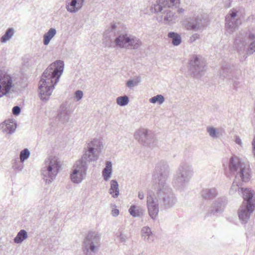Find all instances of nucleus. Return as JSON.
Masks as SVG:
<instances>
[{"instance_id":"16","label":"nucleus","mask_w":255,"mask_h":255,"mask_svg":"<svg viewBox=\"0 0 255 255\" xmlns=\"http://www.w3.org/2000/svg\"><path fill=\"white\" fill-rule=\"evenodd\" d=\"M255 35L251 32H242L236 37L234 41V48L239 53H242L244 51L245 46L247 44V39L253 40Z\"/></svg>"},{"instance_id":"10","label":"nucleus","mask_w":255,"mask_h":255,"mask_svg":"<svg viewBox=\"0 0 255 255\" xmlns=\"http://www.w3.org/2000/svg\"><path fill=\"white\" fill-rule=\"evenodd\" d=\"M170 170L168 163L164 160H160L155 165L153 177V185L168 184L166 182L169 174Z\"/></svg>"},{"instance_id":"27","label":"nucleus","mask_w":255,"mask_h":255,"mask_svg":"<svg viewBox=\"0 0 255 255\" xmlns=\"http://www.w3.org/2000/svg\"><path fill=\"white\" fill-rule=\"evenodd\" d=\"M109 193L114 198H117L119 195V184L116 180H112L110 182Z\"/></svg>"},{"instance_id":"48","label":"nucleus","mask_w":255,"mask_h":255,"mask_svg":"<svg viewBox=\"0 0 255 255\" xmlns=\"http://www.w3.org/2000/svg\"><path fill=\"white\" fill-rule=\"evenodd\" d=\"M235 142L236 143L239 144L240 145H242V140L239 136H236Z\"/></svg>"},{"instance_id":"20","label":"nucleus","mask_w":255,"mask_h":255,"mask_svg":"<svg viewBox=\"0 0 255 255\" xmlns=\"http://www.w3.org/2000/svg\"><path fill=\"white\" fill-rule=\"evenodd\" d=\"M85 0H66L65 7L70 13H76L83 7Z\"/></svg>"},{"instance_id":"14","label":"nucleus","mask_w":255,"mask_h":255,"mask_svg":"<svg viewBox=\"0 0 255 255\" xmlns=\"http://www.w3.org/2000/svg\"><path fill=\"white\" fill-rule=\"evenodd\" d=\"M14 86L12 76L0 70V98L9 93Z\"/></svg>"},{"instance_id":"25","label":"nucleus","mask_w":255,"mask_h":255,"mask_svg":"<svg viewBox=\"0 0 255 255\" xmlns=\"http://www.w3.org/2000/svg\"><path fill=\"white\" fill-rule=\"evenodd\" d=\"M231 73L230 66L227 63L223 65L219 71V74L221 77L227 78L229 80L231 79Z\"/></svg>"},{"instance_id":"8","label":"nucleus","mask_w":255,"mask_h":255,"mask_svg":"<svg viewBox=\"0 0 255 255\" xmlns=\"http://www.w3.org/2000/svg\"><path fill=\"white\" fill-rule=\"evenodd\" d=\"M101 247V236L94 232H89L85 238L82 246L85 255H93Z\"/></svg>"},{"instance_id":"32","label":"nucleus","mask_w":255,"mask_h":255,"mask_svg":"<svg viewBox=\"0 0 255 255\" xmlns=\"http://www.w3.org/2000/svg\"><path fill=\"white\" fill-rule=\"evenodd\" d=\"M28 237L27 232L24 230H21L18 232L16 236L14 238V242L16 244H21Z\"/></svg>"},{"instance_id":"13","label":"nucleus","mask_w":255,"mask_h":255,"mask_svg":"<svg viewBox=\"0 0 255 255\" xmlns=\"http://www.w3.org/2000/svg\"><path fill=\"white\" fill-rule=\"evenodd\" d=\"M239 10L236 9L230 10L229 13L226 16L225 27L228 32L233 33L241 23Z\"/></svg>"},{"instance_id":"1","label":"nucleus","mask_w":255,"mask_h":255,"mask_svg":"<svg viewBox=\"0 0 255 255\" xmlns=\"http://www.w3.org/2000/svg\"><path fill=\"white\" fill-rule=\"evenodd\" d=\"M146 205L150 217L154 220L159 209H169L177 202V199L168 184L153 185L147 191Z\"/></svg>"},{"instance_id":"40","label":"nucleus","mask_w":255,"mask_h":255,"mask_svg":"<svg viewBox=\"0 0 255 255\" xmlns=\"http://www.w3.org/2000/svg\"><path fill=\"white\" fill-rule=\"evenodd\" d=\"M16 128H2V132L5 134V136L7 138L13 133L15 131Z\"/></svg>"},{"instance_id":"47","label":"nucleus","mask_w":255,"mask_h":255,"mask_svg":"<svg viewBox=\"0 0 255 255\" xmlns=\"http://www.w3.org/2000/svg\"><path fill=\"white\" fill-rule=\"evenodd\" d=\"M138 197L139 199L142 200L144 198V194L143 191H140L138 192Z\"/></svg>"},{"instance_id":"31","label":"nucleus","mask_w":255,"mask_h":255,"mask_svg":"<svg viewBox=\"0 0 255 255\" xmlns=\"http://www.w3.org/2000/svg\"><path fill=\"white\" fill-rule=\"evenodd\" d=\"M130 214L134 217H140L142 216L143 211L139 207L135 205H132L128 209Z\"/></svg>"},{"instance_id":"39","label":"nucleus","mask_w":255,"mask_h":255,"mask_svg":"<svg viewBox=\"0 0 255 255\" xmlns=\"http://www.w3.org/2000/svg\"><path fill=\"white\" fill-rule=\"evenodd\" d=\"M207 132L209 135L213 138H218L220 134L216 130V128H207Z\"/></svg>"},{"instance_id":"42","label":"nucleus","mask_w":255,"mask_h":255,"mask_svg":"<svg viewBox=\"0 0 255 255\" xmlns=\"http://www.w3.org/2000/svg\"><path fill=\"white\" fill-rule=\"evenodd\" d=\"M117 237L120 238V242L122 243H125L128 239L127 235L123 232H121Z\"/></svg>"},{"instance_id":"15","label":"nucleus","mask_w":255,"mask_h":255,"mask_svg":"<svg viewBox=\"0 0 255 255\" xmlns=\"http://www.w3.org/2000/svg\"><path fill=\"white\" fill-rule=\"evenodd\" d=\"M191 70L193 76L197 78L201 77L204 74L206 70L205 62L196 55L190 61Z\"/></svg>"},{"instance_id":"36","label":"nucleus","mask_w":255,"mask_h":255,"mask_svg":"<svg viewBox=\"0 0 255 255\" xmlns=\"http://www.w3.org/2000/svg\"><path fill=\"white\" fill-rule=\"evenodd\" d=\"M30 155V153L28 149L24 148L20 152V160H21V161L22 162H24V161L29 157Z\"/></svg>"},{"instance_id":"26","label":"nucleus","mask_w":255,"mask_h":255,"mask_svg":"<svg viewBox=\"0 0 255 255\" xmlns=\"http://www.w3.org/2000/svg\"><path fill=\"white\" fill-rule=\"evenodd\" d=\"M112 173V164L111 161L106 162V166L102 172L103 176L105 181H108L111 177Z\"/></svg>"},{"instance_id":"11","label":"nucleus","mask_w":255,"mask_h":255,"mask_svg":"<svg viewBox=\"0 0 255 255\" xmlns=\"http://www.w3.org/2000/svg\"><path fill=\"white\" fill-rule=\"evenodd\" d=\"M134 136L139 143L143 145L153 147L157 145L154 133L147 128H138L134 132Z\"/></svg>"},{"instance_id":"17","label":"nucleus","mask_w":255,"mask_h":255,"mask_svg":"<svg viewBox=\"0 0 255 255\" xmlns=\"http://www.w3.org/2000/svg\"><path fill=\"white\" fill-rule=\"evenodd\" d=\"M71 111L69 106L62 104L57 112V116L55 118V126H63L67 123L70 119Z\"/></svg>"},{"instance_id":"51","label":"nucleus","mask_w":255,"mask_h":255,"mask_svg":"<svg viewBox=\"0 0 255 255\" xmlns=\"http://www.w3.org/2000/svg\"><path fill=\"white\" fill-rule=\"evenodd\" d=\"M178 11L179 13H181V12H183L184 9L182 8H180V9H178Z\"/></svg>"},{"instance_id":"37","label":"nucleus","mask_w":255,"mask_h":255,"mask_svg":"<svg viewBox=\"0 0 255 255\" xmlns=\"http://www.w3.org/2000/svg\"><path fill=\"white\" fill-rule=\"evenodd\" d=\"M255 38L251 40L250 39H247V44H249V46L247 50V54L249 55L252 54L255 52Z\"/></svg>"},{"instance_id":"33","label":"nucleus","mask_w":255,"mask_h":255,"mask_svg":"<svg viewBox=\"0 0 255 255\" xmlns=\"http://www.w3.org/2000/svg\"><path fill=\"white\" fill-rule=\"evenodd\" d=\"M17 126L16 122L13 119H8L0 124V128H16Z\"/></svg>"},{"instance_id":"49","label":"nucleus","mask_w":255,"mask_h":255,"mask_svg":"<svg viewBox=\"0 0 255 255\" xmlns=\"http://www.w3.org/2000/svg\"><path fill=\"white\" fill-rule=\"evenodd\" d=\"M116 25L115 23H112L110 27L111 30L112 31L115 30V29L116 28Z\"/></svg>"},{"instance_id":"34","label":"nucleus","mask_w":255,"mask_h":255,"mask_svg":"<svg viewBox=\"0 0 255 255\" xmlns=\"http://www.w3.org/2000/svg\"><path fill=\"white\" fill-rule=\"evenodd\" d=\"M117 103L120 106H125L129 103V98L127 96H120L116 99Z\"/></svg>"},{"instance_id":"50","label":"nucleus","mask_w":255,"mask_h":255,"mask_svg":"<svg viewBox=\"0 0 255 255\" xmlns=\"http://www.w3.org/2000/svg\"><path fill=\"white\" fill-rule=\"evenodd\" d=\"M238 84V82L236 81H234L233 83V86L234 88L237 89V85Z\"/></svg>"},{"instance_id":"29","label":"nucleus","mask_w":255,"mask_h":255,"mask_svg":"<svg viewBox=\"0 0 255 255\" xmlns=\"http://www.w3.org/2000/svg\"><path fill=\"white\" fill-rule=\"evenodd\" d=\"M56 33V30L55 28H51L43 35V43L45 45H48L52 38Z\"/></svg>"},{"instance_id":"35","label":"nucleus","mask_w":255,"mask_h":255,"mask_svg":"<svg viewBox=\"0 0 255 255\" xmlns=\"http://www.w3.org/2000/svg\"><path fill=\"white\" fill-rule=\"evenodd\" d=\"M165 101L164 97L161 95H157L149 99V102L152 104L158 103L159 105H161Z\"/></svg>"},{"instance_id":"52","label":"nucleus","mask_w":255,"mask_h":255,"mask_svg":"<svg viewBox=\"0 0 255 255\" xmlns=\"http://www.w3.org/2000/svg\"><path fill=\"white\" fill-rule=\"evenodd\" d=\"M208 128H212V127H209Z\"/></svg>"},{"instance_id":"44","label":"nucleus","mask_w":255,"mask_h":255,"mask_svg":"<svg viewBox=\"0 0 255 255\" xmlns=\"http://www.w3.org/2000/svg\"><path fill=\"white\" fill-rule=\"evenodd\" d=\"M137 82L133 80H129L127 83V85L128 87H132L137 85Z\"/></svg>"},{"instance_id":"45","label":"nucleus","mask_w":255,"mask_h":255,"mask_svg":"<svg viewBox=\"0 0 255 255\" xmlns=\"http://www.w3.org/2000/svg\"><path fill=\"white\" fill-rule=\"evenodd\" d=\"M199 37H200V36H199V35L198 34L195 33V34H193L190 37L189 42L190 43H193V42H194L197 39H198L199 38Z\"/></svg>"},{"instance_id":"19","label":"nucleus","mask_w":255,"mask_h":255,"mask_svg":"<svg viewBox=\"0 0 255 255\" xmlns=\"http://www.w3.org/2000/svg\"><path fill=\"white\" fill-rule=\"evenodd\" d=\"M206 19L197 17L195 19H191L185 25V28L188 30L198 31L202 29L206 25Z\"/></svg>"},{"instance_id":"41","label":"nucleus","mask_w":255,"mask_h":255,"mask_svg":"<svg viewBox=\"0 0 255 255\" xmlns=\"http://www.w3.org/2000/svg\"><path fill=\"white\" fill-rule=\"evenodd\" d=\"M83 96V93L81 90L75 91L74 94V98L76 101H79L82 99Z\"/></svg>"},{"instance_id":"9","label":"nucleus","mask_w":255,"mask_h":255,"mask_svg":"<svg viewBox=\"0 0 255 255\" xmlns=\"http://www.w3.org/2000/svg\"><path fill=\"white\" fill-rule=\"evenodd\" d=\"M103 147L102 142L100 138H95L87 143V147L85 148L84 153L82 156V160L83 162L96 161L99 156V153Z\"/></svg>"},{"instance_id":"2","label":"nucleus","mask_w":255,"mask_h":255,"mask_svg":"<svg viewBox=\"0 0 255 255\" xmlns=\"http://www.w3.org/2000/svg\"><path fill=\"white\" fill-rule=\"evenodd\" d=\"M64 67L63 61L56 60L43 72L39 84V96L42 101L46 102L49 99L55 85L63 73Z\"/></svg>"},{"instance_id":"6","label":"nucleus","mask_w":255,"mask_h":255,"mask_svg":"<svg viewBox=\"0 0 255 255\" xmlns=\"http://www.w3.org/2000/svg\"><path fill=\"white\" fill-rule=\"evenodd\" d=\"M193 173L191 165L188 163H181L174 175L173 186L179 190H184L188 186Z\"/></svg>"},{"instance_id":"43","label":"nucleus","mask_w":255,"mask_h":255,"mask_svg":"<svg viewBox=\"0 0 255 255\" xmlns=\"http://www.w3.org/2000/svg\"><path fill=\"white\" fill-rule=\"evenodd\" d=\"M12 112L14 115L18 116L20 113L21 109L19 106H16L12 108Z\"/></svg>"},{"instance_id":"30","label":"nucleus","mask_w":255,"mask_h":255,"mask_svg":"<svg viewBox=\"0 0 255 255\" xmlns=\"http://www.w3.org/2000/svg\"><path fill=\"white\" fill-rule=\"evenodd\" d=\"M168 37L171 39L172 44L174 46H178L181 42L180 35L174 32H169L168 33Z\"/></svg>"},{"instance_id":"5","label":"nucleus","mask_w":255,"mask_h":255,"mask_svg":"<svg viewBox=\"0 0 255 255\" xmlns=\"http://www.w3.org/2000/svg\"><path fill=\"white\" fill-rule=\"evenodd\" d=\"M244 201L238 210V216L243 224H246L255 209V198L249 188L242 189Z\"/></svg>"},{"instance_id":"7","label":"nucleus","mask_w":255,"mask_h":255,"mask_svg":"<svg viewBox=\"0 0 255 255\" xmlns=\"http://www.w3.org/2000/svg\"><path fill=\"white\" fill-rule=\"evenodd\" d=\"M60 161L55 156H49L44 162V166L41 170L43 179L46 183H51L60 170Z\"/></svg>"},{"instance_id":"12","label":"nucleus","mask_w":255,"mask_h":255,"mask_svg":"<svg viewBox=\"0 0 255 255\" xmlns=\"http://www.w3.org/2000/svg\"><path fill=\"white\" fill-rule=\"evenodd\" d=\"M88 165L87 162L78 160L73 166L70 177L71 181L76 184L81 183L85 178Z\"/></svg>"},{"instance_id":"22","label":"nucleus","mask_w":255,"mask_h":255,"mask_svg":"<svg viewBox=\"0 0 255 255\" xmlns=\"http://www.w3.org/2000/svg\"><path fill=\"white\" fill-rule=\"evenodd\" d=\"M218 192L215 188L203 189L201 191V196L203 199L211 200L218 195Z\"/></svg>"},{"instance_id":"21","label":"nucleus","mask_w":255,"mask_h":255,"mask_svg":"<svg viewBox=\"0 0 255 255\" xmlns=\"http://www.w3.org/2000/svg\"><path fill=\"white\" fill-rule=\"evenodd\" d=\"M130 34L124 33L119 35L115 39L116 45L120 48H128Z\"/></svg>"},{"instance_id":"46","label":"nucleus","mask_w":255,"mask_h":255,"mask_svg":"<svg viewBox=\"0 0 255 255\" xmlns=\"http://www.w3.org/2000/svg\"><path fill=\"white\" fill-rule=\"evenodd\" d=\"M112 214L114 217H117L119 214V210L117 209H113L112 211Z\"/></svg>"},{"instance_id":"3","label":"nucleus","mask_w":255,"mask_h":255,"mask_svg":"<svg viewBox=\"0 0 255 255\" xmlns=\"http://www.w3.org/2000/svg\"><path fill=\"white\" fill-rule=\"evenodd\" d=\"M229 170L232 174L235 175V179L230 189V194H234L237 191L239 193H242V189L246 188H243L242 182H247L251 178V169L249 164L243 162L240 158L235 156L230 159Z\"/></svg>"},{"instance_id":"28","label":"nucleus","mask_w":255,"mask_h":255,"mask_svg":"<svg viewBox=\"0 0 255 255\" xmlns=\"http://www.w3.org/2000/svg\"><path fill=\"white\" fill-rule=\"evenodd\" d=\"M15 30L13 28H8L4 34L1 37L0 41L2 43H5L9 41L14 35Z\"/></svg>"},{"instance_id":"18","label":"nucleus","mask_w":255,"mask_h":255,"mask_svg":"<svg viewBox=\"0 0 255 255\" xmlns=\"http://www.w3.org/2000/svg\"><path fill=\"white\" fill-rule=\"evenodd\" d=\"M228 203L226 197L222 196L216 200L208 213V216H211L217 213H221Z\"/></svg>"},{"instance_id":"38","label":"nucleus","mask_w":255,"mask_h":255,"mask_svg":"<svg viewBox=\"0 0 255 255\" xmlns=\"http://www.w3.org/2000/svg\"><path fill=\"white\" fill-rule=\"evenodd\" d=\"M23 162H24L21 161V160H18L15 159L12 163V168L18 171H21L24 167Z\"/></svg>"},{"instance_id":"23","label":"nucleus","mask_w":255,"mask_h":255,"mask_svg":"<svg viewBox=\"0 0 255 255\" xmlns=\"http://www.w3.org/2000/svg\"><path fill=\"white\" fill-rule=\"evenodd\" d=\"M141 236L146 242L151 243L154 241L152 233L148 227H144L142 228Z\"/></svg>"},{"instance_id":"4","label":"nucleus","mask_w":255,"mask_h":255,"mask_svg":"<svg viewBox=\"0 0 255 255\" xmlns=\"http://www.w3.org/2000/svg\"><path fill=\"white\" fill-rule=\"evenodd\" d=\"M179 4L180 0H157L152 9L156 13H161V20L165 24L170 25L176 22L177 16L173 10Z\"/></svg>"},{"instance_id":"24","label":"nucleus","mask_w":255,"mask_h":255,"mask_svg":"<svg viewBox=\"0 0 255 255\" xmlns=\"http://www.w3.org/2000/svg\"><path fill=\"white\" fill-rule=\"evenodd\" d=\"M141 41L137 37L130 34L128 49H137L141 45Z\"/></svg>"}]
</instances>
